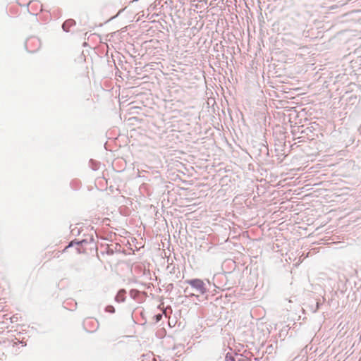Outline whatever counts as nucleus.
Listing matches in <instances>:
<instances>
[{"label":"nucleus","instance_id":"9","mask_svg":"<svg viewBox=\"0 0 361 361\" xmlns=\"http://www.w3.org/2000/svg\"><path fill=\"white\" fill-rule=\"evenodd\" d=\"M74 232H75V228L71 229V233L74 234Z\"/></svg>","mask_w":361,"mask_h":361},{"label":"nucleus","instance_id":"3","mask_svg":"<svg viewBox=\"0 0 361 361\" xmlns=\"http://www.w3.org/2000/svg\"><path fill=\"white\" fill-rule=\"evenodd\" d=\"M126 290L123 289L120 290L117 295L115 297V300L118 302H122L125 301L126 299Z\"/></svg>","mask_w":361,"mask_h":361},{"label":"nucleus","instance_id":"5","mask_svg":"<svg viewBox=\"0 0 361 361\" xmlns=\"http://www.w3.org/2000/svg\"><path fill=\"white\" fill-rule=\"evenodd\" d=\"M67 22L65 21L62 25V28L65 32H68V30L66 29Z\"/></svg>","mask_w":361,"mask_h":361},{"label":"nucleus","instance_id":"10","mask_svg":"<svg viewBox=\"0 0 361 361\" xmlns=\"http://www.w3.org/2000/svg\"><path fill=\"white\" fill-rule=\"evenodd\" d=\"M227 361H234L233 359H230L229 360H228Z\"/></svg>","mask_w":361,"mask_h":361},{"label":"nucleus","instance_id":"4","mask_svg":"<svg viewBox=\"0 0 361 361\" xmlns=\"http://www.w3.org/2000/svg\"><path fill=\"white\" fill-rule=\"evenodd\" d=\"M106 311L110 313H114L115 312V309L113 306L109 305L106 307Z\"/></svg>","mask_w":361,"mask_h":361},{"label":"nucleus","instance_id":"11","mask_svg":"<svg viewBox=\"0 0 361 361\" xmlns=\"http://www.w3.org/2000/svg\"><path fill=\"white\" fill-rule=\"evenodd\" d=\"M67 248H68V246L65 247L63 250H66Z\"/></svg>","mask_w":361,"mask_h":361},{"label":"nucleus","instance_id":"8","mask_svg":"<svg viewBox=\"0 0 361 361\" xmlns=\"http://www.w3.org/2000/svg\"><path fill=\"white\" fill-rule=\"evenodd\" d=\"M157 320H159L160 318H161V315L159 314V315L157 316Z\"/></svg>","mask_w":361,"mask_h":361},{"label":"nucleus","instance_id":"7","mask_svg":"<svg viewBox=\"0 0 361 361\" xmlns=\"http://www.w3.org/2000/svg\"><path fill=\"white\" fill-rule=\"evenodd\" d=\"M319 303L317 302V304H316V308L314 310V312H316L319 309Z\"/></svg>","mask_w":361,"mask_h":361},{"label":"nucleus","instance_id":"6","mask_svg":"<svg viewBox=\"0 0 361 361\" xmlns=\"http://www.w3.org/2000/svg\"><path fill=\"white\" fill-rule=\"evenodd\" d=\"M73 23H75V22L73 20L69 19V23H68L69 27L71 26Z\"/></svg>","mask_w":361,"mask_h":361},{"label":"nucleus","instance_id":"2","mask_svg":"<svg viewBox=\"0 0 361 361\" xmlns=\"http://www.w3.org/2000/svg\"><path fill=\"white\" fill-rule=\"evenodd\" d=\"M87 243L88 242L86 239H82L80 240H73L69 242L68 247L69 248L75 249L77 253H82L85 251L83 246Z\"/></svg>","mask_w":361,"mask_h":361},{"label":"nucleus","instance_id":"1","mask_svg":"<svg viewBox=\"0 0 361 361\" xmlns=\"http://www.w3.org/2000/svg\"><path fill=\"white\" fill-rule=\"evenodd\" d=\"M190 284L193 288H195L200 294H204L207 293V289L205 287V284L201 279H195L187 280L185 281Z\"/></svg>","mask_w":361,"mask_h":361}]
</instances>
